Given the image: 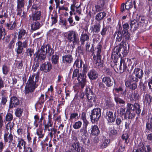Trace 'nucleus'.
I'll return each instance as SVG.
<instances>
[{
  "label": "nucleus",
  "mask_w": 152,
  "mask_h": 152,
  "mask_svg": "<svg viewBox=\"0 0 152 152\" xmlns=\"http://www.w3.org/2000/svg\"><path fill=\"white\" fill-rule=\"evenodd\" d=\"M125 8L126 10H128L132 7V2H129L128 1H126V4L125 6Z\"/></svg>",
  "instance_id": "bf43d9fd"
},
{
  "label": "nucleus",
  "mask_w": 152,
  "mask_h": 152,
  "mask_svg": "<svg viewBox=\"0 0 152 152\" xmlns=\"http://www.w3.org/2000/svg\"><path fill=\"white\" fill-rule=\"evenodd\" d=\"M122 139L124 141V143L126 144L128 143L129 142V136L128 134H124L122 136Z\"/></svg>",
  "instance_id": "c03bdc74"
},
{
  "label": "nucleus",
  "mask_w": 152,
  "mask_h": 152,
  "mask_svg": "<svg viewBox=\"0 0 152 152\" xmlns=\"http://www.w3.org/2000/svg\"><path fill=\"white\" fill-rule=\"evenodd\" d=\"M52 68L51 64L48 62L44 63L41 65L40 67V70L46 73L49 72Z\"/></svg>",
  "instance_id": "f8f14e48"
},
{
  "label": "nucleus",
  "mask_w": 152,
  "mask_h": 152,
  "mask_svg": "<svg viewBox=\"0 0 152 152\" xmlns=\"http://www.w3.org/2000/svg\"><path fill=\"white\" fill-rule=\"evenodd\" d=\"M114 99L115 101L117 103L120 104H125V102L119 97L118 96H115Z\"/></svg>",
  "instance_id": "864d4df0"
},
{
  "label": "nucleus",
  "mask_w": 152,
  "mask_h": 152,
  "mask_svg": "<svg viewBox=\"0 0 152 152\" xmlns=\"http://www.w3.org/2000/svg\"><path fill=\"white\" fill-rule=\"evenodd\" d=\"M19 100L16 97H12L11 99L9 107L11 108L15 107L19 105Z\"/></svg>",
  "instance_id": "dca6fc26"
},
{
  "label": "nucleus",
  "mask_w": 152,
  "mask_h": 152,
  "mask_svg": "<svg viewBox=\"0 0 152 152\" xmlns=\"http://www.w3.org/2000/svg\"><path fill=\"white\" fill-rule=\"evenodd\" d=\"M39 78L38 72L36 74L31 75L29 77L23 91L26 96L31 97L32 93L38 86L37 83L38 82Z\"/></svg>",
  "instance_id": "f257e3e1"
},
{
  "label": "nucleus",
  "mask_w": 152,
  "mask_h": 152,
  "mask_svg": "<svg viewBox=\"0 0 152 152\" xmlns=\"http://www.w3.org/2000/svg\"><path fill=\"white\" fill-rule=\"evenodd\" d=\"M23 109L20 108H18L16 110L15 113L17 117H20L22 116L23 113Z\"/></svg>",
  "instance_id": "8fccbe9b"
},
{
  "label": "nucleus",
  "mask_w": 152,
  "mask_h": 152,
  "mask_svg": "<svg viewBox=\"0 0 152 152\" xmlns=\"http://www.w3.org/2000/svg\"><path fill=\"white\" fill-rule=\"evenodd\" d=\"M101 116V109L99 108H94L91 111V114L90 115L92 123L98 121Z\"/></svg>",
  "instance_id": "0eeeda50"
},
{
  "label": "nucleus",
  "mask_w": 152,
  "mask_h": 152,
  "mask_svg": "<svg viewBox=\"0 0 152 152\" xmlns=\"http://www.w3.org/2000/svg\"><path fill=\"white\" fill-rule=\"evenodd\" d=\"M91 134L94 135H98L100 133V130L97 125L92 126H91Z\"/></svg>",
  "instance_id": "393cba45"
},
{
  "label": "nucleus",
  "mask_w": 152,
  "mask_h": 152,
  "mask_svg": "<svg viewBox=\"0 0 152 152\" xmlns=\"http://www.w3.org/2000/svg\"><path fill=\"white\" fill-rule=\"evenodd\" d=\"M13 118L12 115L10 113H8L6 116L5 119L7 121H10Z\"/></svg>",
  "instance_id": "4d7b16f0"
},
{
  "label": "nucleus",
  "mask_w": 152,
  "mask_h": 152,
  "mask_svg": "<svg viewBox=\"0 0 152 152\" xmlns=\"http://www.w3.org/2000/svg\"><path fill=\"white\" fill-rule=\"evenodd\" d=\"M79 1H74L73 4L71 6V10L73 12L75 11V8L80 7L81 5L80 2Z\"/></svg>",
  "instance_id": "473e14b6"
},
{
  "label": "nucleus",
  "mask_w": 152,
  "mask_h": 152,
  "mask_svg": "<svg viewBox=\"0 0 152 152\" xmlns=\"http://www.w3.org/2000/svg\"><path fill=\"white\" fill-rule=\"evenodd\" d=\"M63 59L64 62L70 64L72 61L73 58L71 55H66L63 56Z\"/></svg>",
  "instance_id": "c756f323"
},
{
  "label": "nucleus",
  "mask_w": 152,
  "mask_h": 152,
  "mask_svg": "<svg viewBox=\"0 0 152 152\" xmlns=\"http://www.w3.org/2000/svg\"><path fill=\"white\" fill-rule=\"evenodd\" d=\"M128 62V60L121 59L119 66V70L120 72H123L127 69L129 72H131L134 68L133 65H129L128 67L126 66V62Z\"/></svg>",
  "instance_id": "6e6552de"
},
{
  "label": "nucleus",
  "mask_w": 152,
  "mask_h": 152,
  "mask_svg": "<svg viewBox=\"0 0 152 152\" xmlns=\"http://www.w3.org/2000/svg\"><path fill=\"white\" fill-rule=\"evenodd\" d=\"M122 34V38L123 40H127L129 39L130 37V34L127 31L123 30L121 32Z\"/></svg>",
  "instance_id": "c85d7f7f"
},
{
  "label": "nucleus",
  "mask_w": 152,
  "mask_h": 152,
  "mask_svg": "<svg viewBox=\"0 0 152 152\" xmlns=\"http://www.w3.org/2000/svg\"><path fill=\"white\" fill-rule=\"evenodd\" d=\"M110 140L108 139H106L104 140V142L101 146V148H103L106 147L109 143Z\"/></svg>",
  "instance_id": "5fc2aeb1"
},
{
  "label": "nucleus",
  "mask_w": 152,
  "mask_h": 152,
  "mask_svg": "<svg viewBox=\"0 0 152 152\" xmlns=\"http://www.w3.org/2000/svg\"><path fill=\"white\" fill-rule=\"evenodd\" d=\"M34 53V50L33 49L31 48L28 49L25 53L26 55L28 56H30L31 57L33 55Z\"/></svg>",
  "instance_id": "6e6d98bb"
},
{
  "label": "nucleus",
  "mask_w": 152,
  "mask_h": 152,
  "mask_svg": "<svg viewBox=\"0 0 152 152\" xmlns=\"http://www.w3.org/2000/svg\"><path fill=\"white\" fill-rule=\"evenodd\" d=\"M144 100L145 102L149 104L152 101V96L149 94H146L144 97Z\"/></svg>",
  "instance_id": "ea45409f"
},
{
  "label": "nucleus",
  "mask_w": 152,
  "mask_h": 152,
  "mask_svg": "<svg viewBox=\"0 0 152 152\" xmlns=\"http://www.w3.org/2000/svg\"><path fill=\"white\" fill-rule=\"evenodd\" d=\"M77 80L79 82V86L82 89L83 88L86 83V74L80 73L77 77Z\"/></svg>",
  "instance_id": "9d476101"
},
{
  "label": "nucleus",
  "mask_w": 152,
  "mask_h": 152,
  "mask_svg": "<svg viewBox=\"0 0 152 152\" xmlns=\"http://www.w3.org/2000/svg\"><path fill=\"white\" fill-rule=\"evenodd\" d=\"M139 86L140 89L141 91H145L146 87L143 83L141 81H140V84Z\"/></svg>",
  "instance_id": "052dcab7"
},
{
  "label": "nucleus",
  "mask_w": 152,
  "mask_h": 152,
  "mask_svg": "<svg viewBox=\"0 0 152 152\" xmlns=\"http://www.w3.org/2000/svg\"><path fill=\"white\" fill-rule=\"evenodd\" d=\"M80 74L79 70L77 69H75L73 73L72 78H73L77 77V76H78Z\"/></svg>",
  "instance_id": "0e129e2a"
},
{
  "label": "nucleus",
  "mask_w": 152,
  "mask_h": 152,
  "mask_svg": "<svg viewBox=\"0 0 152 152\" xmlns=\"http://www.w3.org/2000/svg\"><path fill=\"white\" fill-rule=\"evenodd\" d=\"M123 44V41H122L120 44V46L116 47V53L118 55H120L121 53L123 54V50H122V45H121V43Z\"/></svg>",
  "instance_id": "37998d69"
},
{
  "label": "nucleus",
  "mask_w": 152,
  "mask_h": 152,
  "mask_svg": "<svg viewBox=\"0 0 152 152\" xmlns=\"http://www.w3.org/2000/svg\"><path fill=\"white\" fill-rule=\"evenodd\" d=\"M139 25L140 27H145L148 23V22L145 20V18L143 16L139 17Z\"/></svg>",
  "instance_id": "5701e85b"
},
{
  "label": "nucleus",
  "mask_w": 152,
  "mask_h": 152,
  "mask_svg": "<svg viewBox=\"0 0 152 152\" xmlns=\"http://www.w3.org/2000/svg\"><path fill=\"white\" fill-rule=\"evenodd\" d=\"M58 59L59 57L57 55H53L51 58V61L53 64H57L58 62Z\"/></svg>",
  "instance_id": "de8ad7c7"
},
{
  "label": "nucleus",
  "mask_w": 152,
  "mask_h": 152,
  "mask_svg": "<svg viewBox=\"0 0 152 152\" xmlns=\"http://www.w3.org/2000/svg\"><path fill=\"white\" fill-rule=\"evenodd\" d=\"M97 59L95 61V64L97 66H102V61L101 60V56H97Z\"/></svg>",
  "instance_id": "603ef678"
},
{
  "label": "nucleus",
  "mask_w": 152,
  "mask_h": 152,
  "mask_svg": "<svg viewBox=\"0 0 152 152\" xmlns=\"http://www.w3.org/2000/svg\"><path fill=\"white\" fill-rule=\"evenodd\" d=\"M106 15V13L104 12H100L96 15L95 19L97 21L101 20L103 19Z\"/></svg>",
  "instance_id": "cd10ccee"
},
{
  "label": "nucleus",
  "mask_w": 152,
  "mask_h": 152,
  "mask_svg": "<svg viewBox=\"0 0 152 152\" xmlns=\"http://www.w3.org/2000/svg\"><path fill=\"white\" fill-rule=\"evenodd\" d=\"M125 108H121L118 109V113L120 114L121 115H124L125 117L126 112Z\"/></svg>",
  "instance_id": "3c124183"
},
{
  "label": "nucleus",
  "mask_w": 152,
  "mask_h": 152,
  "mask_svg": "<svg viewBox=\"0 0 152 152\" xmlns=\"http://www.w3.org/2000/svg\"><path fill=\"white\" fill-rule=\"evenodd\" d=\"M114 35V37L116 39V42H119L123 39L122 34H121V32L120 31L116 32Z\"/></svg>",
  "instance_id": "f704fd0d"
},
{
  "label": "nucleus",
  "mask_w": 152,
  "mask_h": 152,
  "mask_svg": "<svg viewBox=\"0 0 152 152\" xmlns=\"http://www.w3.org/2000/svg\"><path fill=\"white\" fill-rule=\"evenodd\" d=\"M81 118L82 119L83 122L85 124V127L86 128L89 123L86 119V113L84 112L82 113Z\"/></svg>",
  "instance_id": "58836bf2"
},
{
  "label": "nucleus",
  "mask_w": 152,
  "mask_h": 152,
  "mask_svg": "<svg viewBox=\"0 0 152 152\" xmlns=\"http://www.w3.org/2000/svg\"><path fill=\"white\" fill-rule=\"evenodd\" d=\"M130 27L133 30H136L137 28L139 26V23L137 21L134 20L131 21L130 23Z\"/></svg>",
  "instance_id": "72a5a7b5"
},
{
  "label": "nucleus",
  "mask_w": 152,
  "mask_h": 152,
  "mask_svg": "<svg viewBox=\"0 0 152 152\" xmlns=\"http://www.w3.org/2000/svg\"><path fill=\"white\" fill-rule=\"evenodd\" d=\"M7 101V97L4 96H3L1 98V100L0 104L1 105H4L6 104Z\"/></svg>",
  "instance_id": "338daca9"
},
{
  "label": "nucleus",
  "mask_w": 152,
  "mask_h": 152,
  "mask_svg": "<svg viewBox=\"0 0 152 152\" xmlns=\"http://www.w3.org/2000/svg\"><path fill=\"white\" fill-rule=\"evenodd\" d=\"M101 26L100 23H97L94 25L93 29V31L95 33L99 32L100 28Z\"/></svg>",
  "instance_id": "09e8293b"
},
{
  "label": "nucleus",
  "mask_w": 152,
  "mask_h": 152,
  "mask_svg": "<svg viewBox=\"0 0 152 152\" xmlns=\"http://www.w3.org/2000/svg\"><path fill=\"white\" fill-rule=\"evenodd\" d=\"M36 134L38 136L39 138H42L45 135V133H43V129L40 127L37 130Z\"/></svg>",
  "instance_id": "4c0bfd02"
},
{
  "label": "nucleus",
  "mask_w": 152,
  "mask_h": 152,
  "mask_svg": "<svg viewBox=\"0 0 152 152\" xmlns=\"http://www.w3.org/2000/svg\"><path fill=\"white\" fill-rule=\"evenodd\" d=\"M127 107L131 110H132V111H134L137 114H139L141 112L140 106L137 103H135L134 105L128 103L127 105Z\"/></svg>",
  "instance_id": "9b49d317"
},
{
  "label": "nucleus",
  "mask_w": 152,
  "mask_h": 152,
  "mask_svg": "<svg viewBox=\"0 0 152 152\" xmlns=\"http://www.w3.org/2000/svg\"><path fill=\"white\" fill-rule=\"evenodd\" d=\"M57 18L58 16L57 13L55 12H53L51 15V18L52 22V24L51 25V26L57 23L58 21Z\"/></svg>",
  "instance_id": "7c9ffc66"
},
{
  "label": "nucleus",
  "mask_w": 152,
  "mask_h": 152,
  "mask_svg": "<svg viewBox=\"0 0 152 152\" xmlns=\"http://www.w3.org/2000/svg\"><path fill=\"white\" fill-rule=\"evenodd\" d=\"M39 9L40 8L38 5L36 4L33 5L31 10L32 13L31 18L33 20L37 21L40 20L42 13Z\"/></svg>",
  "instance_id": "39448f33"
},
{
  "label": "nucleus",
  "mask_w": 152,
  "mask_h": 152,
  "mask_svg": "<svg viewBox=\"0 0 152 152\" xmlns=\"http://www.w3.org/2000/svg\"><path fill=\"white\" fill-rule=\"evenodd\" d=\"M134 72L136 77L139 79L142 78L143 75V72L142 70L139 68H135Z\"/></svg>",
  "instance_id": "a878e982"
},
{
  "label": "nucleus",
  "mask_w": 152,
  "mask_h": 152,
  "mask_svg": "<svg viewBox=\"0 0 152 152\" xmlns=\"http://www.w3.org/2000/svg\"><path fill=\"white\" fill-rule=\"evenodd\" d=\"M41 26V24L38 21H35L31 25V30L35 31L39 29Z\"/></svg>",
  "instance_id": "2f4dec72"
},
{
  "label": "nucleus",
  "mask_w": 152,
  "mask_h": 152,
  "mask_svg": "<svg viewBox=\"0 0 152 152\" xmlns=\"http://www.w3.org/2000/svg\"><path fill=\"white\" fill-rule=\"evenodd\" d=\"M82 122L80 121L75 122L73 125V128L75 129H80L81 126Z\"/></svg>",
  "instance_id": "a18cd8bd"
},
{
  "label": "nucleus",
  "mask_w": 152,
  "mask_h": 152,
  "mask_svg": "<svg viewBox=\"0 0 152 152\" xmlns=\"http://www.w3.org/2000/svg\"><path fill=\"white\" fill-rule=\"evenodd\" d=\"M14 124L13 122H9L6 125V129L7 130L10 129V132L12 133L13 129Z\"/></svg>",
  "instance_id": "49530a36"
},
{
  "label": "nucleus",
  "mask_w": 152,
  "mask_h": 152,
  "mask_svg": "<svg viewBox=\"0 0 152 152\" xmlns=\"http://www.w3.org/2000/svg\"><path fill=\"white\" fill-rule=\"evenodd\" d=\"M28 33L23 28L20 29L17 33V38L19 41L16 43L17 48L16 50L17 54H21L24 48H26L28 41Z\"/></svg>",
  "instance_id": "f03ea898"
},
{
  "label": "nucleus",
  "mask_w": 152,
  "mask_h": 152,
  "mask_svg": "<svg viewBox=\"0 0 152 152\" xmlns=\"http://www.w3.org/2000/svg\"><path fill=\"white\" fill-rule=\"evenodd\" d=\"M66 38L69 42H72L73 45L78 44L79 39L77 33L75 31H69L66 33Z\"/></svg>",
  "instance_id": "20e7f679"
},
{
  "label": "nucleus",
  "mask_w": 152,
  "mask_h": 152,
  "mask_svg": "<svg viewBox=\"0 0 152 152\" xmlns=\"http://www.w3.org/2000/svg\"><path fill=\"white\" fill-rule=\"evenodd\" d=\"M95 12H99L102 11L103 10V8L102 7L100 6L99 5H97L95 6Z\"/></svg>",
  "instance_id": "774afa93"
},
{
  "label": "nucleus",
  "mask_w": 152,
  "mask_h": 152,
  "mask_svg": "<svg viewBox=\"0 0 152 152\" xmlns=\"http://www.w3.org/2000/svg\"><path fill=\"white\" fill-rule=\"evenodd\" d=\"M96 48L97 56H101L100 54L101 53L102 46L100 44H98L97 45Z\"/></svg>",
  "instance_id": "13d9d810"
},
{
  "label": "nucleus",
  "mask_w": 152,
  "mask_h": 152,
  "mask_svg": "<svg viewBox=\"0 0 152 152\" xmlns=\"http://www.w3.org/2000/svg\"><path fill=\"white\" fill-rule=\"evenodd\" d=\"M85 93V95H86V96L93 93L91 89L89 87H87L86 88Z\"/></svg>",
  "instance_id": "680f3d73"
},
{
  "label": "nucleus",
  "mask_w": 152,
  "mask_h": 152,
  "mask_svg": "<svg viewBox=\"0 0 152 152\" xmlns=\"http://www.w3.org/2000/svg\"><path fill=\"white\" fill-rule=\"evenodd\" d=\"M125 85L126 87L132 90H135L137 87V85L135 83H133L130 80H128L125 82Z\"/></svg>",
  "instance_id": "aec40b11"
},
{
  "label": "nucleus",
  "mask_w": 152,
  "mask_h": 152,
  "mask_svg": "<svg viewBox=\"0 0 152 152\" xmlns=\"http://www.w3.org/2000/svg\"><path fill=\"white\" fill-rule=\"evenodd\" d=\"M102 82L108 87L111 86L113 84V80L109 77H103L102 79Z\"/></svg>",
  "instance_id": "f3484780"
},
{
  "label": "nucleus",
  "mask_w": 152,
  "mask_h": 152,
  "mask_svg": "<svg viewBox=\"0 0 152 152\" xmlns=\"http://www.w3.org/2000/svg\"><path fill=\"white\" fill-rule=\"evenodd\" d=\"M135 115V112L132 111V110H131L130 109L127 107L126 112L125 118L128 119L132 118L134 117Z\"/></svg>",
  "instance_id": "6ab92c4d"
},
{
  "label": "nucleus",
  "mask_w": 152,
  "mask_h": 152,
  "mask_svg": "<svg viewBox=\"0 0 152 152\" xmlns=\"http://www.w3.org/2000/svg\"><path fill=\"white\" fill-rule=\"evenodd\" d=\"M18 143L17 144V147L18 148V150H21L23 148L24 149L25 148L26 145V142L22 138L18 137L17 139Z\"/></svg>",
  "instance_id": "4468645a"
},
{
  "label": "nucleus",
  "mask_w": 152,
  "mask_h": 152,
  "mask_svg": "<svg viewBox=\"0 0 152 152\" xmlns=\"http://www.w3.org/2000/svg\"><path fill=\"white\" fill-rule=\"evenodd\" d=\"M5 29L2 26H0V39L2 37L3 35H4L5 33Z\"/></svg>",
  "instance_id": "69168bd1"
},
{
  "label": "nucleus",
  "mask_w": 152,
  "mask_h": 152,
  "mask_svg": "<svg viewBox=\"0 0 152 152\" xmlns=\"http://www.w3.org/2000/svg\"><path fill=\"white\" fill-rule=\"evenodd\" d=\"M88 75L89 78L91 80L96 79L98 77V74L94 70H91L88 73Z\"/></svg>",
  "instance_id": "412c9836"
},
{
  "label": "nucleus",
  "mask_w": 152,
  "mask_h": 152,
  "mask_svg": "<svg viewBox=\"0 0 152 152\" xmlns=\"http://www.w3.org/2000/svg\"><path fill=\"white\" fill-rule=\"evenodd\" d=\"M105 117L107 121L110 123L114 122L115 119V116L113 115V113L110 111L106 112Z\"/></svg>",
  "instance_id": "ddd939ff"
},
{
  "label": "nucleus",
  "mask_w": 152,
  "mask_h": 152,
  "mask_svg": "<svg viewBox=\"0 0 152 152\" xmlns=\"http://www.w3.org/2000/svg\"><path fill=\"white\" fill-rule=\"evenodd\" d=\"M146 128L149 131H152V118L148 119L146 124Z\"/></svg>",
  "instance_id": "79ce46f5"
},
{
  "label": "nucleus",
  "mask_w": 152,
  "mask_h": 152,
  "mask_svg": "<svg viewBox=\"0 0 152 152\" xmlns=\"http://www.w3.org/2000/svg\"><path fill=\"white\" fill-rule=\"evenodd\" d=\"M2 70L3 74L6 75L9 71V69L7 66L4 65L2 67Z\"/></svg>",
  "instance_id": "e2e57ef3"
},
{
  "label": "nucleus",
  "mask_w": 152,
  "mask_h": 152,
  "mask_svg": "<svg viewBox=\"0 0 152 152\" xmlns=\"http://www.w3.org/2000/svg\"><path fill=\"white\" fill-rule=\"evenodd\" d=\"M53 122L52 121L51 116L49 114L48 116V121L47 123H44V130H46L52 127Z\"/></svg>",
  "instance_id": "a211bd4d"
},
{
  "label": "nucleus",
  "mask_w": 152,
  "mask_h": 152,
  "mask_svg": "<svg viewBox=\"0 0 152 152\" xmlns=\"http://www.w3.org/2000/svg\"><path fill=\"white\" fill-rule=\"evenodd\" d=\"M6 26L8 29L12 30L14 29L16 26V23L15 22V19L12 21L10 20V23H7L6 24Z\"/></svg>",
  "instance_id": "b1692460"
},
{
  "label": "nucleus",
  "mask_w": 152,
  "mask_h": 152,
  "mask_svg": "<svg viewBox=\"0 0 152 152\" xmlns=\"http://www.w3.org/2000/svg\"><path fill=\"white\" fill-rule=\"evenodd\" d=\"M77 140L76 137H74L72 140L69 142V145L71 150L77 152H84V148L80 146L79 143Z\"/></svg>",
  "instance_id": "423d86ee"
},
{
  "label": "nucleus",
  "mask_w": 152,
  "mask_h": 152,
  "mask_svg": "<svg viewBox=\"0 0 152 152\" xmlns=\"http://www.w3.org/2000/svg\"><path fill=\"white\" fill-rule=\"evenodd\" d=\"M146 152V148L143 143L140 142L137 146L136 149L133 150V152Z\"/></svg>",
  "instance_id": "2eb2a0df"
},
{
  "label": "nucleus",
  "mask_w": 152,
  "mask_h": 152,
  "mask_svg": "<svg viewBox=\"0 0 152 152\" xmlns=\"http://www.w3.org/2000/svg\"><path fill=\"white\" fill-rule=\"evenodd\" d=\"M25 1L23 0H17V9H21L24 6Z\"/></svg>",
  "instance_id": "a19ab883"
},
{
  "label": "nucleus",
  "mask_w": 152,
  "mask_h": 152,
  "mask_svg": "<svg viewBox=\"0 0 152 152\" xmlns=\"http://www.w3.org/2000/svg\"><path fill=\"white\" fill-rule=\"evenodd\" d=\"M86 97L88 99L87 104L88 107H92L96 99L95 95L93 93Z\"/></svg>",
  "instance_id": "1a4fd4ad"
},
{
  "label": "nucleus",
  "mask_w": 152,
  "mask_h": 152,
  "mask_svg": "<svg viewBox=\"0 0 152 152\" xmlns=\"http://www.w3.org/2000/svg\"><path fill=\"white\" fill-rule=\"evenodd\" d=\"M86 129V128H85V129ZM87 135V132L86 129H85L84 128H82L80 129L79 132V135L81 137L82 140L84 139H85V137H86Z\"/></svg>",
  "instance_id": "c9c22d12"
},
{
  "label": "nucleus",
  "mask_w": 152,
  "mask_h": 152,
  "mask_svg": "<svg viewBox=\"0 0 152 152\" xmlns=\"http://www.w3.org/2000/svg\"><path fill=\"white\" fill-rule=\"evenodd\" d=\"M12 133L10 132V134L6 133L4 134V142H11L13 139V135L11 134Z\"/></svg>",
  "instance_id": "4be33fe9"
},
{
  "label": "nucleus",
  "mask_w": 152,
  "mask_h": 152,
  "mask_svg": "<svg viewBox=\"0 0 152 152\" xmlns=\"http://www.w3.org/2000/svg\"><path fill=\"white\" fill-rule=\"evenodd\" d=\"M80 39L81 44L84 45L85 41H88L89 40V37L86 34H82Z\"/></svg>",
  "instance_id": "bb28decb"
},
{
  "label": "nucleus",
  "mask_w": 152,
  "mask_h": 152,
  "mask_svg": "<svg viewBox=\"0 0 152 152\" xmlns=\"http://www.w3.org/2000/svg\"><path fill=\"white\" fill-rule=\"evenodd\" d=\"M82 64L83 61L82 60H80L79 59H77L75 61L73 66V67L74 68H75V67L78 68H81Z\"/></svg>",
  "instance_id": "e433bc0d"
},
{
  "label": "nucleus",
  "mask_w": 152,
  "mask_h": 152,
  "mask_svg": "<svg viewBox=\"0 0 152 152\" xmlns=\"http://www.w3.org/2000/svg\"><path fill=\"white\" fill-rule=\"evenodd\" d=\"M54 50L49 45H45L42 46L40 50H38L37 55L38 59L40 61L44 60L46 57V54L49 56L53 55Z\"/></svg>",
  "instance_id": "7ed1b4c3"
}]
</instances>
